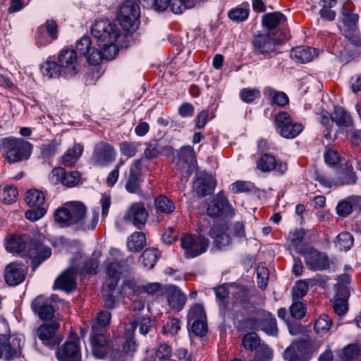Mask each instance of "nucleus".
<instances>
[{
  "instance_id": "f257e3e1",
  "label": "nucleus",
  "mask_w": 361,
  "mask_h": 361,
  "mask_svg": "<svg viewBox=\"0 0 361 361\" xmlns=\"http://www.w3.org/2000/svg\"><path fill=\"white\" fill-rule=\"evenodd\" d=\"M55 221L64 226H75L77 228L86 231L94 230L99 220V212L94 209L91 216H87V207L79 201L66 202L63 207L54 212Z\"/></svg>"
},
{
  "instance_id": "f03ea898",
  "label": "nucleus",
  "mask_w": 361,
  "mask_h": 361,
  "mask_svg": "<svg viewBox=\"0 0 361 361\" xmlns=\"http://www.w3.org/2000/svg\"><path fill=\"white\" fill-rule=\"evenodd\" d=\"M32 150V145L28 141L15 137L0 139V152L5 160L9 164H14L29 159Z\"/></svg>"
},
{
  "instance_id": "7ed1b4c3",
  "label": "nucleus",
  "mask_w": 361,
  "mask_h": 361,
  "mask_svg": "<svg viewBox=\"0 0 361 361\" xmlns=\"http://www.w3.org/2000/svg\"><path fill=\"white\" fill-rule=\"evenodd\" d=\"M92 35L97 39V44L99 47H106L118 46L116 42L120 36L119 28L114 23L109 20H96L91 28Z\"/></svg>"
},
{
  "instance_id": "20e7f679",
  "label": "nucleus",
  "mask_w": 361,
  "mask_h": 361,
  "mask_svg": "<svg viewBox=\"0 0 361 361\" xmlns=\"http://www.w3.org/2000/svg\"><path fill=\"white\" fill-rule=\"evenodd\" d=\"M139 16V6L133 1L127 0L120 6L117 20L124 30L133 31L137 27Z\"/></svg>"
},
{
  "instance_id": "39448f33",
  "label": "nucleus",
  "mask_w": 361,
  "mask_h": 361,
  "mask_svg": "<svg viewBox=\"0 0 361 361\" xmlns=\"http://www.w3.org/2000/svg\"><path fill=\"white\" fill-rule=\"evenodd\" d=\"M276 124L280 135L287 139L297 137L303 130L302 123L294 121L290 115L281 111L275 116Z\"/></svg>"
},
{
  "instance_id": "423d86ee",
  "label": "nucleus",
  "mask_w": 361,
  "mask_h": 361,
  "mask_svg": "<svg viewBox=\"0 0 361 361\" xmlns=\"http://www.w3.org/2000/svg\"><path fill=\"white\" fill-rule=\"evenodd\" d=\"M209 240L203 235L195 236L186 234L181 238V247L188 258H192L206 252Z\"/></svg>"
},
{
  "instance_id": "0eeeda50",
  "label": "nucleus",
  "mask_w": 361,
  "mask_h": 361,
  "mask_svg": "<svg viewBox=\"0 0 361 361\" xmlns=\"http://www.w3.org/2000/svg\"><path fill=\"white\" fill-rule=\"evenodd\" d=\"M79 338L73 333L66 341L56 351V357L59 361H81V352Z\"/></svg>"
},
{
  "instance_id": "6e6552de",
  "label": "nucleus",
  "mask_w": 361,
  "mask_h": 361,
  "mask_svg": "<svg viewBox=\"0 0 361 361\" xmlns=\"http://www.w3.org/2000/svg\"><path fill=\"white\" fill-rule=\"evenodd\" d=\"M276 32L268 31L255 37L252 44L255 52L259 54H269L276 52V47L283 40L276 37Z\"/></svg>"
},
{
  "instance_id": "1a4fd4ad",
  "label": "nucleus",
  "mask_w": 361,
  "mask_h": 361,
  "mask_svg": "<svg viewBox=\"0 0 361 361\" xmlns=\"http://www.w3.org/2000/svg\"><path fill=\"white\" fill-rule=\"evenodd\" d=\"M43 238L44 237L40 235L35 237L30 240L27 246V253L32 259L33 271L51 255V249L44 245Z\"/></svg>"
},
{
  "instance_id": "9d476101",
  "label": "nucleus",
  "mask_w": 361,
  "mask_h": 361,
  "mask_svg": "<svg viewBox=\"0 0 361 361\" xmlns=\"http://www.w3.org/2000/svg\"><path fill=\"white\" fill-rule=\"evenodd\" d=\"M298 252L302 255L306 266L312 271H323L330 267L329 257L324 252L313 247H307Z\"/></svg>"
},
{
  "instance_id": "9b49d317",
  "label": "nucleus",
  "mask_w": 361,
  "mask_h": 361,
  "mask_svg": "<svg viewBox=\"0 0 361 361\" xmlns=\"http://www.w3.org/2000/svg\"><path fill=\"white\" fill-rule=\"evenodd\" d=\"M116 158V151L113 146L105 142L97 143L92 153L91 161L98 166H105L113 162Z\"/></svg>"
},
{
  "instance_id": "f8f14e48",
  "label": "nucleus",
  "mask_w": 361,
  "mask_h": 361,
  "mask_svg": "<svg viewBox=\"0 0 361 361\" xmlns=\"http://www.w3.org/2000/svg\"><path fill=\"white\" fill-rule=\"evenodd\" d=\"M148 219V212L142 202L132 204L123 215V220L141 229Z\"/></svg>"
},
{
  "instance_id": "ddd939ff",
  "label": "nucleus",
  "mask_w": 361,
  "mask_h": 361,
  "mask_svg": "<svg viewBox=\"0 0 361 361\" xmlns=\"http://www.w3.org/2000/svg\"><path fill=\"white\" fill-rule=\"evenodd\" d=\"M59 328V324L57 322L42 324L37 328L36 334L45 345L52 347L58 345L62 340L56 334Z\"/></svg>"
},
{
  "instance_id": "4468645a",
  "label": "nucleus",
  "mask_w": 361,
  "mask_h": 361,
  "mask_svg": "<svg viewBox=\"0 0 361 361\" xmlns=\"http://www.w3.org/2000/svg\"><path fill=\"white\" fill-rule=\"evenodd\" d=\"M58 62L64 75L73 76L79 71V62L74 49H62L58 55Z\"/></svg>"
},
{
  "instance_id": "2eb2a0df",
  "label": "nucleus",
  "mask_w": 361,
  "mask_h": 361,
  "mask_svg": "<svg viewBox=\"0 0 361 361\" xmlns=\"http://www.w3.org/2000/svg\"><path fill=\"white\" fill-rule=\"evenodd\" d=\"M27 273V269L23 264L14 262L5 267L4 277L8 285L16 286L25 281Z\"/></svg>"
},
{
  "instance_id": "dca6fc26",
  "label": "nucleus",
  "mask_w": 361,
  "mask_h": 361,
  "mask_svg": "<svg viewBox=\"0 0 361 361\" xmlns=\"http://www.w3.org/2000/svg\"><path fill=\"white\" fill-rule=\"evenodd\" d=\"M92 353L97 359H104L108 353V340L106 336L102 333L96 326L92 327L90 336Z\"/></svg>"
},
{
  "instance_id": "f3484780",
  "label": "nucleus",
  "mask_w": 361,
  "mask_h": 361,
  "mask_svg": "<svg viewBox=\"0 0 361 361\" xmlns=\"http://www.w3.org/2000/svg\"><path fill=\"white\" fill-rule=\"evenodd\" d=\"M310 342L300 340L294 341L283 353L284 359L288 361H307L306 355Z\"/></svg>"
},
{
  "instance_id": "a211bd4d",
  "label": "nucleus",
  "mask_w": 361,
  "mask_h": 361,
  "mask_svg": "<svg viewBox=\"0 0 361 361\" xmlns=\"http://www.w3.org/2000/svg\"><path fill=\"white\" fill-rule=\"evenodd\" d=\"M78 269L72 266L66 269L55 281L54 284V289H60L66 292H70L76 286V275Z\"/></svg>"
},
{
  "instance_id": "6ab92c4d",
  "label": "nucleus",
  "mask_w": 361,
  "mask_h": 361,
  "mask_svg": "<svg viewBox=\"0 0 361 361\" xmlns=\"http://www.w3.org/2000/svg\"><path fill=\"white\" fill-rule=\"evenodd\" d=\"M142 159L134 161L130 167L129 175L125 188L130 193H137L140 190V178L142 175Z\"/></svg>"
},
{
  "instance_id": "aec40b11",
  "label": "nucleus",
  "mask_w": 361,
  "mask_h": 361,
  "mask_svg": "<svg viewBox=\"0 0 361 361\" xmlns=\"http://www.w3.org/2000/svg\"><path fill=\"white\" fill-rule=\"evenodd\" d=\"M228 230V226L224 221L217 222L212 226L209 235L218 248H222L231 243V238L226 233Z\"/></svg>"
},
{
  "instance_id": "412c9836",
  "label": "nucleus",
  "mask_w": 361,
  "mask_h": 361,
  "mask_svg": "<svg viewBox=\"0 0 361 361\" xmlns=\"http://www.w3.org/2000/svg\"><path fill=\"white\" fill-rule=\"evenodd\" d=\"M118 51V49L116 47H110L109 49L106 47H99V49L92 48L86 58L87 62L92 66L99 65L103 59L111 60L114 59Z\"/></svg>"
},
{
  "instance_id": "4be33fe9",
  "label": "nucleus",
  "mask_w": 361,
  "mask_h": 361,
  "mask_svg": "<svg viewBox=\"0 0 361 361\" xmlns=\"http://www.w3.org/2000/svg\"><path fill=\"white\" fill-rule=\"evenodd\" d=\"M32 310L42 320H50L54 317V309L49 300L42 297H37L32 302Z\"/></svg>"
},
{
  "instance_id": "5701e85b",
  "label": "nucleus",
  "mask_w": 361,
  "mask_h": 361,
  "mask_svg": "<svg viewBox=\"0 0 361 361\" xmlns=\"http://www.w3.org/2000/svg\"><path fill=\"white\" fill-rule=\"evenodd\" d=\"M258 169L263 172H269L275 170L278 173L283 174L287 170L286 163L277 162L275 157L269 154H264L257 163Z\"/></svg>"
},
{
  "instance_id": "b1692460",
  "label": "nucleus",
  "mask_w": 361,
  "mask_h": 361,
  "mask_svg": "<svg viewBox=\"0 0 361 361\" xmlns=\"http://www.w3.org/2000/svg\"><path fill=\"white\" fill-rule=\"evenodd\" d=\"M231 209L228 201L225 197L224 192H220L216 197L211 201L207 208V214L211 217H217L223 214L225 212Z\"/></svg>"
},
{
  "instance_id": "393cba45",
  "label": "nucleus",
  "mask_w": 361,
  "mask_h": 361,
  "mask_svg": "<svg viewBox=\"0 0 361 361\" xmlns=\"http://www.w3.org/2000/svg\"><path fill=\"white\" fill-rule=\"evenodd\" d=\"M166 293L170 307L176 311L181 310L186 303L185 295L175 286H169L166 288Z\"/></svg>"
},
{
  "instance_id": "a878e982",
  "label": "nucleus",
  "mask_w": 361,
  "mask_h": 361,
  "mask_svg": "<svg viewBox=\"0 0 361 361\" xmlns=\"http://www.w3.org/2000/svg\"><path fill=\"white\" fill-rule=\"evenodd\" d=\"M290 55L296 62L307 63L317 55V50L309 47H298L292 49Z\"/></svg>"
},
{
  "instance_id": "bb28decb",
  "label": "nucleus",
  "mask_w": 361,
  "mask_h": 361,
  "mask_svg": "<svg viewBox=\"0 0 361 361\" xmlns=\"http://www.w3.org/2000/svg\"><path fill=\"white\" fill-rule=\"evenodd\" d=\"M331 115L333 122L340 128H348L353 124L351 116L343 107L335 106Z\"/></svg>"
},
{
  "instance_id": "cd10ccee",
  "label": "nucleus",
  "mask_w": 361,
  "mask_h": 361,
  "mask_svg": "<svg viewBox=\"0 0 361 361\" xmlns=\"http://www.w3.org/2000/svg\"><path fill=\"white\" fill-rule=\"evenodd\" d=\"M286 20V16L281 12L268 13L263 16L262 23L269 31L275 29L281 23Z\"/></svg>"
},
{
  "instance_id": "c85d7f7f",
  "label": "nucleus",
  "mask_w": 361,
  "mask_h": 361,
  "mask_svg": "<svg viewBox=\"0 0 361 361\" xmlns=\"http://www.w3.org/2000/svg\"><path fill=\"white\" fill-rule=\"evenodd\" d=\"M82 150L83 148L82 145L75 144L73 147L69 149L61 157V164L68 167L73 166L81 156Z\"/></svg>"
},
{
  "instance_id": "c756f323",
  "label": "nucleus",
  "mask_w": 361,
  "mask_h": 361,
  "mask_svg": "<svg viewBox=\"0 0 361 361\" xmlns=\"http://www.w3.org/2000/svg\"><path fill=\"white\" fill-rule=\"evenodd\" d=\"M6 248L12 253L20 254L25 250L26 240L23 236L13 235L8 238Z\"/></svg>"
},
{
  "instance_id": "7c9ffc66",
  "label": "nucleus",
  "mask_w": 361,
  "mask_h": 361,
  "mask_svg": "<svg viewBox=\"0 0 361 361\" xmlns=\"http://www.w3.org/2000/svg\"><path fill=\"white\" fill-rule=\"evenodd\" d=\"M25 201L30 207H42L45 202V195L41 190L31 189L26 192Z\"/></svg>"
},
{
  "instance_id": "2f4dec72",
  "label": "nucleus",
  "mask_w": 361,
  "mask_h": 361,
  "mask_svg": "<svg viewBox=\"0 0 361 361\" xmlns=\"http://www.w3.org/2000/svg\"><path fill=\"white\" fill-rule=\"evenodd\" d=\"M264 94L271 98L272 104L279 106H285L289 102V99L286 93L276 91L271 87H266L264 90Z\"/></svg>"
},
{
  "instance_id": "473e14b6",
  "label": "nucleus",
  "mask_w": 361,
  "mask_h": 361,
  "mask_svg": "<svg viewBox=\"0 0 361 361\" xmlns=\"http://www.w3.org/2000/svg\"><path fill=\"white\" fill-rule=\"evenodd\" d=\"M262 330L269 336H276L278 335L276 319L268 312L263 314Z\"/></svg>"
},
{
  "instance_id": "72a5a7b5",
  "label": "nucleus",
  "mask_w": 361,
  "mask_h": 361,
  "mask_svg": "<svg viewBox=\"0 0 361 361\" xmlns=\"http://www.w3.org/2000/svg\"><path fill=\"white\" fill-rule=\"evenodd\" d=\"M18 341L16 338L10 341V339L6 338L5 340L0 341V357L6 360L13 358L18 353L16 346H13Z\"/></svg>"
},
{
  "instance_id": "f704fd0d",
  "label": "nucleus",
  "mask_w": 361,
  "mask_h": 361,
  "mask_svg": "<svg viewBox=\"0 0 361 361\" xmlns=\"http://www.w3.org/2000/svg\"><path fill=\"white\" fill-rule=\"evenodd\" d=\"M144 6L149 8H153L157 12H162L167 10L169 7L172 11V5L174 0H138Z\"/></svg>"
},
{
  "instance_id": "c9c22d12",
  "label": "nucleus",
  "mask_w": 361,
  "mask_h": 361,
  "mask_svg": "<svg viewBox=\"0 0 361 361\" xmlns=\"http://www.w3.org/2000/svg\"><path fill=\"white\" fill-rule=\"evenodd\" d=\"M338 178L343 185L355 183L357 181V177L350 163L346 162L341 166V170L338 174Z\"/></svg>"
},
{
  "instance_id": "e433bc0d",
  "label": "nucleus",
  "mask_w": 361,
  "mask_h": 361,
  "mask_svg": "<svg viewBox=\"0 0 361 361\" xmlns=\"http://www.w3.org/2000/svg\"><path fill=\"white\" fill-rule=\"evenodd\" d=\"M154 206L157 213L170 214L175 209L173 202L164 195H160L155 199Z\"/></svg>"
},
{
  "instance_id": "4c0bfd02",
  "label": "nucleus",
  "mask_w": 361,
  "mask_h": 361,
  "mask_svg": "<svg viewBox=\"0 0 361 361\" xmlns=\"http://www.w3.org/2000/svg\"><path fill=\"white\" fill-rule=\"evenodd\" d=\"M146 244L145 235L141 232L133 233L128 240L127 246L130 251H140Z\"/></svg>"
},
{
  "instance_id": "58836bf2",
  "label": "nucleus",
  "mask_w": 361,
  "mask_h": 361,
  "mask_svg": "<svg viewBox=\"0 0 361 361\" xmlns=\"http://www.w3.org/2000/svg\"><path fill=\"white\" fill-rule=\"evenodd\" d=\"M260 338L255 332H250L245 334L242 337V345L245 350H254L259 347Z\"/></svg>"
},
{
  "instance_id": "ea45409f",
  "label": "nucleus",
  "mask_w": 361,
  "mask_h": 361,
  "mask_svg": "<svg viewBox=\"0 0 361 361\" xmlns=\"http://www.w3.org/2000/svg\"><path fill=\"white\" fill-rule=\"evenodd\" d=\"M41 71L43 75L49 78L56 77L63 73L60 65L55 61H46L42 65Z\"/></svg>"
},
{
  "instance_id": "a19ab883",
  "label": "nucleus",
  "mask_w": 361,
  "mask_h": 361,
  "mask_svg": "<svg viewBox=\"0 0 361 361\" xmlns=\"http://www.w3.org/2000/svg\"><path fill=\"white\" fill-rule=\"evenodd\" d=\"M342 22L347 28L355 27L358 20V15L353 13L349 4H345L342 9Z\"/></svg>"
},
{
  "instance_id": "79ce46f5",
  "label": "nucleus",
  "mask_w": 361,
  "mask_h": 361,
  "mask_svg": "<svg viewBox=\"0 0 361 361\" xmlns=\"http://www.w3.org/2000/svg\"><path fill=\"white\" fill-rule=\"evenodd\" d=\"M158 257V250L157 249H146L142 254L143 266L147 269L153 268Z\"/></svg>"
},
{
  "instance_id": "37998d69",
  "label": "nucleus",
  "mask_w": 361,
  "mask_h": 361,
  "mask_svg": "<svg viewBox=\"0 0 361 361\" xmlns=\"http://www.w3.org/2000/svg\"><path fill=\"white\" fill-rule=\"evenodd\" d=\"M178 159L190 166L196 163L195 153L191 146H185L180 149Z\"/></svg>"
},
{
  "instance_id": "c03bdc74",
  "label": "nucleus",
  "mask_w": 361,
  "mask_h": 361,
  "mask_svg": "<svg viewBox=\"0 0 361 361\" xmlns=\"http://www.w3.org/2000/svg\"><path fill=\"white\" fill-rule=\"evenodd\" d=\"M18 194L16 187L6 185L0 191V199L6 204H12L16 200Z\"/></svg>"
},
{
  "instance_id": "a18cd8bd",
  "label": "nucleus",
  "mask_w": 361,
  "mask_h": 361,
  "mask_svg": "<svg viewBox=\"0 0 361 361\" xmlns=\"http://www.w3.org/2000/svg\"><path fill=\"white\" fill-rule=\"evenodd\" d=\"M335 244L339 250H348L353 244V235L348 232L341 233L337 235Z\"/></svg>"
},
{
  "instance_id": "49530a36",
  "label": "nucleus",
  "mask_w": 361,
  "mask_h": 361,
  "mask_svg": "<svg viewBox=\"0 0 361 361\" xmlns=\"http://www.w3.org/2000/svg\"><path fill=\"white\" fill-rule=\"evenodd\" d=\"M331 324V319L327 314H322L316 320L314 329L317 333L325 334L330 329Z\"/></svg>"
},
{
  "instance_id": "de8ad7c7",
  "label": "nucleus",
  "mask_w": 361,
  "mask_h": 361,
  "mask_svg": "<svg viewBox=\"0 0 361 361\" xmlns=\"http://www.w3.org/2000/svg\"><path fill=\"white\" fill-rule=\"evenodd\" d=\"M135 317L137 320V325L140 326V332L142 334L146 335L153 328L154 322L150 317L137 314L135 315Z\"/></svg>"
},
{
  "instance_id": "09e8293b",
  "label": "nucleus",
  "mask_w": 361,
  "mask_h": 361,
  "mask_svg": "<svg viewBox=\"0 0 361 361\" xmlns=\"http://www.w3.org/2000/svg\"><path fill=\"white\" fill-rule=\"evenodd\" d=\"M206 315L202 305L195 304L191 307L188 314V322L198 320L205 321Z\"/></svg>"
},
{
  "instance_id": "8fccbe9b",
  "label": "nucleus",
  "mask_w": 361,
  "mask_h": 361,
  "mask_svg": "<svg viewBox=\"0 0 361 361\" xmlns=\"http://www.w3.org/2000/svg\"><path fill=\"white\" fill-rule=\"evenodd\" d=\"M359 351V348L357 345L349 344L341 351L340 354L341 359L342 361H351L355 360L357 358Z\"/></svg>"
},
{
  "instance_id": "3c124183",
  "label": "nucleus",
  "mask_w": 361,
  "mask_h": 361,
  "mask_svg": "<svg viewBox=\"0 0 361 361\" xmlns=\"http://www.w3.org/2000/svg\"><path fill=\"white\" fill-rule=\"evenodd\" d=\"M240 96L245 103H252L260 97V91L257 88H244L240 90Z\"/></svg>"
},
{
  "instance_id": "603ef678",
  "label": "nucleus",
  "mask_w": 361,
  "mask_h": 361,
  "mask_svg": "<svg viewBox=\"0 0 361 361\" xmlns=\"http://www.w3.org/2000/svg\"><path fill=\"white\" fill-rule=\"evenodd\" d=\"M146 148L142 154V157L146 159H152L156 158L160 153V147L157 142H147L145 144Z\"/></svg>"
},
{
  "instance_id": "864d4df0",
  "label": "nucleus",
  "mask_w": 361,
  "mask_h": 361,
  "mask_svg": "<svg viewBox=\"0 0 361 361\" xmlns=\"http://www.w3.org/2000/svg\"><path fill=\"white\" fill-rule=\"evenodd\" d=\"M194 190L197 195L205 197L209 195L214 190L213 184H206L202 180H197L194 183Z\"/></svg>"
},
{
  "instance_id": "5fc2aeb1",
  "label": "nucleus",
  "mask_w": 361,
  "mask_h": 361,
  "mask_svg": "<svg viewBox=\"0 0 361 361\" xmlns=\"http://www.w3.org/2000/svg\"><path fill=\"white\" fill-rule=\"evenodd\" d=\"M80 179L81 175L80 172L74 171L67 173L65 171L63 185L68 188L75 187L80 183Z\"/></svg>"
},
{
  "instance_id": "6e6d98bb",
  "label": "nucleus",
  "mask_w": 361,
  "mask_h": 361,
  "mask_svg": "<svg viewBox=\"0 0 361 361\" xmlns=\"http://www.w3.org/2000/svg\"><path fill=\"white\" fill-rule=\"evenodd\" d=\"M258 319L256 317H248L238 322L236 326L237 330L246 331L257 329Z\"/></svg>"
},
{
  "instance_id": "4d7b16f0",
  "label": "nucleus",
  "mask_w": 361,
  "mask_h": 361,
  "mask_svg": "<svg viewBox=\"0 0 361 361\" xmlns=\"http://www.w3.org/2000/svg\"><path fill=\"white\" fill-rule=\"evenodd\" d=\"M343 35L353 45L357 47L361 46V39L355 27L344 29Z\"/></svg>"
},
{
  "instance_id": "13d9d810",
  "label": "nucleus",
  "mask_w": 361,
  "mask_h": 361,
  "mask_svg": "<svg viewBox=\"0 0 361 361\" xmlns=\"http://www.w3.org/2000/svg\"><path fill=\"white\" fill-rule=\"evenodd\" d=\"M269 270L264 265L257 268V284L261 289H265L269 279Z\"/></svg>"
},
{
  "instance_id": "bf43d9fd",
  "label": "nucleus",
  "mask_w": 361,
  "mask_h": 361,
  "mask_svg": "<svg viewBox=\"0 0 361 361\" xmlns=\"http://www.w3.org/2000/svg\"><path fill=\"white\" fill-rule=\"evenodd\" d=\"M308 284L304 281H299L292 290L293 300H298L306 295L308 290Z\"/></svg>"
},
{
  "instance_id": "052dcab7",
  "label": "nucleus",
  "mask_w": 361,
  "mask_h": 361,
  "mask_svg": "<svg viewBox=\"0 0 361 361\" xmlns=\"http://www.w3.org/2000/svg\"><path fill=\"white\" fill-rule=\"evenodd\" d=\"M291 316L296 319H301L305 314V305L302 302L293 300L290 307Z\"/></svg>"
},
{
  "instance_id": "680f3d73",
  "label": "nucleus",
  "mask_w": 361,
  "mask_h": 361,
  "mask_svg": "<svg viewBox=\"0 0 361 361\" xmlns=\"http://www.w3.org/2000/svg\"><path fill=\"white\" fill-rule=\"evenodd\" d=\"M180 329V321L178 319L173 318L169 320L164 326L162 332L164 334L173 336L177 334Z\"/></svg>"
},
{
  "instance_id": "e2e57ef3",
  "label": "nucleus",
  "mask_w": 361,
  "mask_h": 361,
  "mask_svg": "<svg viewBox=\"0 0 361 361\" xmlns=\"http://www.w3.org/2000/svg\"><path fill=\"white\" fill-rule=\"evenodd\" d=\"M138 144L130 142H123L120 144L121 153L128 157H134L137 152Z\"/></svg>"
},
{
  "instance_id": "0e129e2a",
  "label": "nucleus",
  "mask_w": 361,
  "mask_h": 361,
  "mask_svg": "<svg viewBox=\"0 0 361 361\" xmlns=\"http://www.w3.org/2000/svg\"><path fill=\"white\" fill-rule=\"evenodd\" d=\"M320 122L326 128L324 131V137L328 140H332V136L331 135V128L333 127L334 123L332 120V115H329L327 112L323 113L321 116Z\"/></svg>"
},
{
  "instance_id": "69168bd1",
  "label": "nucleus",
  "mask_w": 361,
  "mask_h": 361,
  "mask_svg": "<svg viewBox=\"0 0 361 361\" xmlns=\"http://www.w3.org/2000/svg\"><path fill=\"white\" fill-rule=\"evenodd\" d=\"M92 49L91 40L88 37H83L76 43V50L80 55L86 56Z\"/></svg>"
},
{
  "instance_id": "338daca9",
  "label": "nucleus",
  "mask_w": 361,
  "mask_h": 361,
  "mask_svg": "<svg viewBox=\"0 0 361 361\" xmlns=\"http://www.w3.org/2000/svg\"><path fill=\"white\" fill-rule=\"evenodd\" d=\"M106 272L109 278L119 279L122 267L116 262H109L106 265Z\"/></svg>"
},
{
  "instance_id": "774afa93",
  "label": "nucleus",
  "mask_w": 361,
  "mask_h": 361,
  "mask_svg": "<svg viewBox=\"0 0 361 361\" xmlns=\"http://www.w3.org/2000/svg\"><path fill=\"white\" fill-rule=\"evenodd\" d=\"M257 348L256 355L261 361H269L272 359L273 352L267 345L261 344Z\"/></svg>"
}]
</instances>
